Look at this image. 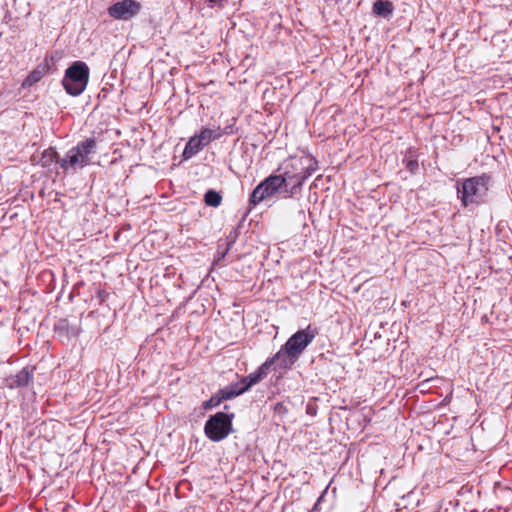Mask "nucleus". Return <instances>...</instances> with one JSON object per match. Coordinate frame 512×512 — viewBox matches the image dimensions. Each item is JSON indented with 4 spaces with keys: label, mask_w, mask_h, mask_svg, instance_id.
I'll list each match as a JSON object with an SVG mask.
<instances>
[{
    "label": "nucleus",
    "mask_w": 512,
    "mask_h": 512,
    "mask_svg": "<svg viewBox=\"0 0 512 512\" xmlns=\"http://www.w3.org/2000/svg\"><path fill=\"white\" fill-rule=\"evenodd\" d=\"M283 169L279 175L284 182L285 198L299 194L304 181L315 171L312 158L308 156L289 159Z\"/></svg>",
    "instance_id": "obj_1"
},
{
    "label": "nucleus",
    "mask_w": 512,
    "mask_h": 512,
    "mask_svg": "<svg viewBox=\"0 0 512 512\" xmlns=\"http://www.w3.org/2000/svg\"><path fill=\"white\" fill-rule=\"evenodd\" d=\"M96 146L97 144L94 138H86L70 149L66 157L58 162L65 170L69 168H83L90 164V156L96 152Z\"/></svg>",
    "instance_id": "obj_2"
},
{
    "label": "nucleus",
    "mask_w": 512,
    "mask_h": 512,
    "mask_svg": "<svg viewBox=\"0 0 512 512\" xmlns=\"http://www.w3.org/2000/svg\"><path fill=\"white\" fill-rule=\"evenodd\" d=\"M89 81V68L85 62L75 61L66 71L62 84L66 92L72 96L83 93Z\"/></svg>",
    "instance_id": "obj_3"
},
{
    "label": "nucleus",
    "mask_w": 512,
    "mask_h": 512,
    "mask_svg": "<svg viewBox=\"0 0 512 512\" xmlns=\"http://www.w3.org/2000/svg\"><path fill=\"white\" fill-rule=\"evenodd\" d=\"M280 175L272 174L261 181L252 191L249 204L256 206L263 200L269 199L277 194L282 193L285 197V187Z\"/></svg>",
    "instance_id": "obj_4"
},
{
    "label": "nucleus",
    "mask_w": 512,
    "mask_h": 512,
    "mask_svg": "<svg viewBox=\"0 0 512 512\" xmlns=\"http://www.w3.org/2000/svg\"><path fill=\"white\" fill-rule=\"evenodd\" d=\"M232 417L226 413L218 412L211 416L205 423V435L214 442L226 438L232 431Z\"/></svg>",
    "instance_id": "obj_5"
},
{
    "label": "nucleus",
    "mask_w": 512,
    "mask_h": 512,
    "mask_svg": "<svg viewBox=\"0 0 512 512\" xmlns=\"http://www.w3.org/2000/svg\"><path fill=\"white\" fill-rule=\"evenodd\" d=\"M486 191L483 179L478 177L466 179L461 188L458 187V195L464 206L478 202Z\"/></svg>",
    "instance_id": "obj_6"
},
{
    "label": "nucleus",
    "mask_w": 512,
    "mask_h": 512,
    "mask_svg": "<svg viewBox=\"0 0 512 512\" xmlns=\"http://www.w3.org/2000/svg\"><path fill=\"white\" fill-rule=\"evenodd\" d=\"M317 330L311 325L294 333L284 344L286 350L290 351L292 356L300 357L306 347L314 340Z\"/></svg>",
    "instance_id": "obj_7"
},
{
    "label": "nucleus",
    "mask_w": 512,
    "mask_h": 512,
    "mask_svg": "<svg viewBox=\"0 0 512 512\" xmlns=\"http://www.w3.org/2000/svg\"><path fill=\"white\" fill-rule=\"evenodd\" d=\"M141 10V4L136 0H122L108 8L110 17L116 20L127 21L136 16Z\"/></svg>",
    "instance_id": "obj_8"
},
{
    "label": "nucleus",
    "mask_w": 512,
    "mask_h": 512,
    "mask_svg": "<svg viewBox=\"0 0 512 512\" xmlns=\"http://www.w3.org/2000/svg\"><path fill=\"white\" fill-rule=\"evenodd\" d=\"M298 360L296 356H292L289 350L283 345L282 348L274 355L265 361L266 366L269 368L271 365H275L279 369L288 370Z\"/></svg>",
    "instance_id": "obj_9"
},
{
    "label": "nucleus",
    "mask_w": 512,
    "mask_h": 512,
    "mask_svg": "<svg viewBox=\"0 0 512 512\" xmlns=\"http://www.w3.org/2000/svg\"><path fill=\"white\" fill-rule=\"evenodd\" d=\"M55 331L59 333L60 336L70 339L77 337L81 332V328L77 322H71L68 319H60L55 324Z\"/></svg>",
    "instance_id": "obj_10"
},
{
    "label": "nucleus",
    "mask_w": 512,
    "mask_h": 512,
    "mask_svg": "<svg viewBox=\"0 0 512 512\" xmlns=\"http://www.w3.org/2000/svg\"><path fill=\"white\" fill-rule=\"evenodd\" d=\"M267 369L265 362L253 373H250L248 376L242 378L240 382V388L243 391H247L250 387L260 382L267 375Z\"/></svg>",
    "instance_id": "obj_11"
},
{
    "label": "nucleus",
    "mask_w": 512,
    "mask_h": 512,
    "mask_svg": "<svg viewBox=\"0 0 512 512\" xmlns=\"http://www.w3.org/2000/svg\"><path fill=\"white\" fill-rule=\"evenodd\" d=\"M31 375L27 369H22L16 375L6 379V386L9 388H17L26 386L30 381Z\"/></svg>",
    "instance_id": "obj_12"
},
{
    "label": "nucleus",
    "mask_w": 512,
    "mask_h": 512,
    "mask_svg": "<svg viewBox=\"0 0 512 512\" xmlns=\"http://www.w3.org/2000/svg\"><path fill=\"white\" fill-rule=\"evenodd\" d=\"M205 147L204 143L198 138V136H193L189 139L187 142L183 156L184 158L188 159L195 154H197L199 151H201Z\"/></svg>",
    "instance_id": "obj_13"
},
{
    "label": "nucleus",
    "mask_w": 512,
    "mask_h": 512,
    "mask_svg": "<svg viewBox=\"0 0 512 512\" xmlns=\"http://www.w3.org/2000/svg\"><path fill=\"white\" fill-rule=\"evenodd\" d=\"M393 6L390 1L387 0H377L373 4V12L380 16H388L392 14Z\"/></svg>",
    "instance_id": "obj_14"
},
{
    "label": "nucleus",
    "mask_w": 512,
    "mask_h": 512,
    "mask_svg": "<svg viewBox=\"0 0 512 512\" xmlns=\"http://www.w3.org/2000/svg\"><path fill=\"white\" fill-rule=\"evenodd\" d=\"M220 128L217 130H212L208 128H204L201 130L200 134H198V138L204 143V145H208L212 140L217 139L221 136L219 132Z\"/></svg>",
    "instance_id": "obj_15"
},
{
    "label": "nucleus",
    "mask_w": 512,
    "mask_h": 512,
    "mask_svg": "<svg viewBox=\"0 0 512 512\" xmlns=\"http://www.w3.org/2000/svg\"><path fill=\"white\" fill-rule=\"evenodd\" d=\"M240 386L241 385L239 383L233 387H227L225 389L220 390L218 393V396H219V398H221V401L228 400V399H231L233 397H236V396L242 394L243 391L241 390Z\"/></svg>",
    "instance_id": "obj_16"
},
{
    "label": "nucleus",
    "mask_w": 512,
    "mask_h": 512,
    "mask_svg": "<svg viewBox=\"0 0 512 512\" xmlns=\"http://www.w3.org/2000/svg\"><path fill=\"white\" fill-rule=\"evenodd\" d=\"M221 200V195L214 190L207 191L204 196L205 203L211 207H218L221 204Z\"/></svg>",
    "instance_id": "obj_17"
},
{
    "label": "nucleus",
    "mask_w": 512,
    "mask_h": 512,
    "mask_svg": "<svg viewBox=\"0 0 512 512\" xmlns=\"http://www.w3.org/2000/svg\"><path fill=\"white\" fill-rule=\"evenodd\" d=\"M43 77V71L39 69L33 70L23 81L22 87H31L35 83L39 82Z\"/></svg>",
    "instance_id": "obj_18"
},
{
    "label": "nucleus",
    "mask_w": 512,
    "mask_h": 512,
    "mask_svg": "<svg viewBox=\"0 0 512 512\" xmlns=\"http://www.w3.org/2000/svg\"><path fill=\"white\" fill-rule=\"evenodd\" d=\"M221 402H222L221 398H219V396L217 394V395L212 396L207 401H204L203 404H202V407L205 410H209V409H212V408L220 405Z\"/></svg>",
    "instance_id": "obj_19"
},
{
    "label": "nucleus",
    "mask_w": 512,
    "mask_h": 512,
    "mask_svg": "<svg viewBox=\"0 0 512 512\" xmlns=\"http://www.w3.org/2000/svg\"><path fill=\"white\" fill-rule=\"evenodd\" d=\"M56 157H57V152L52 149H48L43 153V159H46L45 164H47V162H49V161L50 162L54 161V159Z\"/></svg>",
    "instance_id": "obj_20"
},
{
    "label": "nucleus",
    "mask_w": 512,
    "mask_h": 512,
    "mask_svg": "<svg viewBox=\"0 0 512 512\" xmlns=\"http://www.w3.org/2000/svg\"><path fill=\"white\" fill-rule=\"evenodd\" d=\"M417 165H418V164H417V162H415V161H410V162L408 163V167H409L411 170H412L414 167H417Z\"/></svg>",
    "instance_id": "obj_21"
}]
</instances>
